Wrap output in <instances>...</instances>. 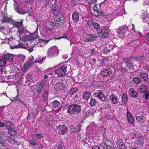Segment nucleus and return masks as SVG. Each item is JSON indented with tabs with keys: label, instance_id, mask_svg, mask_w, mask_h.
I'll return each mask as SVG.
<instances>
[{
	"label": "nucleus",
	"instance_id": "1",
	"mask_svg": "<svg viewBox=\"0 0 149 149\" xmlns=\"http://www.w3.org/2000/svg\"><path fill=\"white\" fill-rule=\"evenodd\" d=\"M55 17H54L52 19L50 22H47L46 24V28L49 30H54L56 28L58 24H61L63 23V20H62V18L58 19L56 20Z\"/></svg>",
	"mask_w": 149,
	"mask_h": 149
},
{
	"label": "nucleus",
	"instance_id": "2",
	"mask_svg": "<svg viewBox=\"0 0 149 149\" xmlns=\"http://www.w3.org/2000/svg\"><path fill=\"white\" fill-rule=\"evenodd\" d=\"M54 68L56 70H55L54 76L52 77L63 76L65 74V65L63 63L58 65Z\"/></svg>",
	"mask_w": 149,
	"mask_h": 149
},
{
	"label": "nucleus",
	"instance_id": "3",
	"mask_svg": "<svg viewBox=\"0 0 149 149\" xmlns=\"http://www.w3.org/2000/svg\"><path fill=\"white\" fill-rule=\"evenodd\" d=\"M81 107L80 105L72 104L69 106L67 109V112L72 114H77L81 111Z\"/></svg>",
	"mask_w": 149,
	"mask_h": 149
},
{
	"label": "nucleus",
	"instance_id": "4",
	"mask_svg": "<svg viewBox=\"0 0 149 149\" xmlns=\"http://www.w3.org/2000/svg\"><path fill=\"white\" fill-rule=\"evenodd\" d=\"M110 29L107 26H102L97 30L99 37L102 38H107L108 37Z\"/></svg>",
	"mask_w": 149,
	"mask_h": 149
},
{
	"label": "nucleus",
	"instance_id": "5",
	"mask_svg": "<svg viewBox=\"0 0 149 149\" xmlns=\"http://www.w3.org/2000/svg\"><path fill=\"white\" fill-rule=\"evenodd\" d=\"M57 3V1L56 0H52L51 1L52 9L54 14L56 16V18H57V16L59 15L60 12L59 7Z\"/></svg>",
	"mask_w": 149,
	"mask_h": 149
},
{
	"label": "nucleus",
	"instance_id": "6",
	"mask_svg": "<svg viewBox=\"0 0 149 149\" xmlns=\"http://www.w3.org/2000/svg\"><path fill=\"white\" fill-rule=\"evenodd\" d=\"M38 37V34L37 33L35 32L31 34H26V36L23 40L24 41H29L30 42H33L35 43V40Z\"/></svg>",
	"mask_w": 149,
	"mask_h": 149
},
{
	"label": "nucleus",
	"instance_id": "7",
	"mask_svg": "<svg viewBox=\"0 0 149 149\" xmlns=\"http://www.w3.org/2000/svg\"><path fill=\"white\" fill-rule=\"evenodd\" d=\"M93 95L95 97L97 98L102 101H104L106 99V97L104 96L102 90H97L95 91Z\"/></svg>",
	"mask_w": 149,
	"mask_h": 149
},
{
	"label": "nucleus",
	"instance_id": "8",
	"mask_svg": "<svg viewBox=\"0 0 149 149\" xmlns=\"http://www.w3.org/2000/svg\"><path fill=\"white\" fill-rule=\"evenodd\" d=\"M59 51L56 46H53L50 48L47 51V54L50 56H56L58 54Z\"/></svg>",
	"mask_w": 149,
	"mask_h": 149
},
{
	"label": "nucleus",
	"instance_id": "9",
	"mask_svg": "<svg viewBox=\"0 0 149 149\" xmlns=\"http://www.w3.org/2000/svg\"><path fill=\"white\" fill-rule=\"evenodd\" d=\"M51 40V39L49 40H45L42 39H40L39 40V42L37 43H35L33 46L34 47L35 45H37V46L38 47H43L46 43H48Z\"/></svg>",
	"mask_w": 149,
	"mask_h": 149
},
{
	"label": "nucleus",
	"instance_id": "10",
	"mask_svg": "<svg viewBox=\"0 0 149 149\" xmlns=\"http://www.w3.org/2000/svg\"><path fill=\"white\" fill-rule=\"evenodd\" d=\"M112 72V70L110 68H108L101 71L100 73L102 76L106 77L110 75Z\"/></svg>",
	"mask_w": 149,
	"mask_h": 149
},
{
	"label": "nucleus",
	"instance_id": "11",
	"mask_svg": "<svg viewBox=\"0 0 149 149\" xmlns=\"http://www.w3.org/2000/svg\"><path fill=\"white\" fill-rule=\"evenodd\" d=\"M45 86V83L42 82L40 83H38L37 91L39 93H40L44 90V86Z\"/></svg>",
	"mask_w": 149,
	"mask_h": 149
},
{
	"label": "nucleus",
	"instance_id": "12",
	"mask_svg": "<svg viewBox=\"0 0 149 149\" xmlns=\"http://www.w3.org/2000/svg\"><path fill=\"white\" fill-rule=\"evenodd\" d=\"M130 59L131 58L129 57H127L123 59V60L126 61V66L130 69L132 68L133 67V64L130 61Z\"/></svg>",
	"mask_w": 149,
	"mask_h": 149
},
{
	"label": "nucleus",
	"instance_id": "13",
	"mask_svg": "<svg viewBox=\"0 0 149 149\" xmlns=\"http://www.w3.org/2000/svg\"><path fill=\"white\" fill-rule=\"evenodd\" d=\"M15 10L17 13L20 14H24L28 11V9L26 7L19 8H15Z\"/></svg>",
	"mask_w": 149,
	"mask_h": 149
},
{
	"label": "nucleus",
	"instance_id": "14",
	"mask_svg": "<svg viewBox=\"0 0 149 149\" xmlns=\"http://www.w3.org/2000/svg\"><path fill=\"white\" fill-rule=\"evenodd\" d=\"M117 146L119 149H126V147L125 144L121 139L118 140Z\"/></svg>",
	"mask_w": 149,
	"mask_h": 149
},
{
	"label": "nucleus",
	"instance_id": "15",
	"mask_svg": "<svg viewBox=\"0 0 149 149\" xmlns=\"http://www.w3.org/2000/svg\"><path fill=\"white\" fill-rule=\"evenodd\" d=\"M97 37L95 35L90 34L88 35L86 38V42H91L95 40Z\"/></svg>",
	"mask_w": 149,
	"mask_h": 149
},
{
	"label": "nucleus",
	"instance_id": "16",
	"mask_svg": "<svg viewBox=\"0 0 149 149\" xmlns=\"http://www.w3.org/2000/svg\"><path fill=\"white\" fill-rule=\"evenodd\" d=\"M127 116L129 122L132 124H134V119L130 112H127Z\"/></svg>",
	"mask_w": 149,
	"mask_h": 149
},
{
	"label": "nucleus",
	"instance_id": "17",
	"mask_svg": "<svg viewBox=\"0 0 149 149\" xmlns=\"http://www.w3.org/2000/svg\"><path fill=\"white\" fill-rule=\"evenodd\" d=\"M55 89L57 91L62 90L64 87L62 83L58 82L54 86Z\"/></svg>",
	"mask_w": 149,
	"mask_h": 149
},
{
	"label": "nucleus",
	"instance_id": "18",
	"mask_svg": "<svg viewBox=\"0 0 149 149\" xmlns=\"http://www.w3.org/2000/svg\"><path fill=\"white\" fill-rule=\"evenodd\" d=\"M144 140L142 136L139 138L137 140L134 141V144L140 146H142L144 144Z\"/></svg>",
	"mask_w": 149,
	"mask_h": 149
},
{
	"label": "nucleus",
	"instance_id": "19",
	"mask_svg": "<svg viewBox=\"0 0 149 149\" xmlns=\"http://www.w3.org/2000/svg\"><path fill=\"white\" fill-rule=\"evenodd\" d=\"M139 76L145 82H147L148 81V78L147 74L143 72H139Z\"/></svg>",
	"mask_w": 149,
	"mask_h": 149
},
{
	"label": "nucleus",
	"instance_id": "20",
	"mask_svg": "<svg viewBox=\"0 0 149 149\" xmlns=\"http://www.w3.org/2000/svg\"><path fill=\"white\" fill-rule=\"evenodd\" d=\"M3 56L4 57V58L7 61H8L9 62L12 61L14 58L13 55L10 54H6Z\"/></svg>",
	"mask_w": 149,
	"mask_h": 149
},
{
	"label": "nucleus",
	"instance_id": "21",
	"mask_svg": "<svg viewBox=\"0 0 149 149\" xmlns=\"http://www.w3.org/2000/svg\"><path fill=\"white\" fill-rule=\"evenodd\" d=\"M58 132L60 135H64L65 134V127L63 125H60L58 127Z\"/></svg>",
	"mask_w": 149,
	"mask_h": 149
},
{
	"label": "nucleus",
	"instance_id": "22",
	"mask_svg": "<svg viewBox=\"0 0 149 149\" xmlns=\"http://www.w3.org/2000/svg\"><path fill=\"white\" fill-rule=\"evenodd\" d=\"M19 32L20 38L23 40L27 34L26 32L23 29H19Z\"/></svg>",
	"mask_w": 149,
	"mask_h": 149
},
{
	"label": "nucleus",
	"instance_id": "23",
	"mask_svg": "<svg viewBox=\"0 0 149 149\" xmlns=\"http://www.w3.org/2000/svg\"><path fill=\"white\" fill-rule=\"evenodd\" d=\"M129 93L130 96L132 97L136 98L137 96V92L133 88L130 89L129 90Z\"/></svg>",
	"mask_w": 149,
	"mask_h": 149
},
{
	"label": "nucleus",
	"instance_id": "24",
	"mask_svg": "<svg viewBox=\"0 0 149 149\" xmlns=\"http://www.w3.org/2000/svg\"><path fill=\"white\" fill-rule=\"evenodd\" d=\"M110 99L111 101L112 102L113 104H114L117 103L118 100L117 96L114 94H113L111 96Z\"/></svg>",
	"mask_w": 149,
	"mask_h": 149
},
{
	"label": "nucleus",
	"instance_id": "25",
	"mask_svg": "<svg viewBox=\"0 0 149 149\" xmlns=\"http://www.w3.org/2000/svg\"><path fill=\"white\" fill-rule=\"evenodd\" d=\"M55 70L54 67L48 69L46 70V73L49 76L54 75Z\"/></svg>",
	"mask_w": 149,
	"mask_h": 149
},
{
	"label": "nucleus",
	"instance_id": "26",
	"mask_svg": "<svg viewBox=\"0 0 149 149\" xmlns=\"http://www.w3.org/2000/svg\"><path fill=\"white\" fill-rule=\"evenodd\" d=\"M147 86L144 84H142L140 85L138 88V90L141 93H143L146 91Z\"/></svg>",
	"mask_w": 149,
	"mask_h": 149
},
{
	"label": "nucleus",
	"instance_id": "27",
	"mask_svg": "<svg viewBox=\"0 0 149 149\" xmlns=\"http://www.w3.org/2000/svg\"><path fill=\"white\" fill-rule=\"evenodd\" d=\"M95 112V111L93 110L92 109H90L87 111L85 114V117L87 118L90 116L93 115Z\"/></svg>",
	"mask_w": 149,
	"mask_h": 149
},
{
	"label": "nucleus",
	"instance_id": "28",
	"mask_svg": "<svg viewBox=\"0 0 149 149\" xmlns=\"http://www.w3.org/2000/svg\"><path fill=\"white\" fill-rule=\"evenodd\" d=\"M127 27L125 25H123L120 26L118 29L117 31L125 33L127 31Z\"/></svg>",
	"mask_w": 149,
	"mask_h": 149
},
{
	"label": "nucleus",
	"instance_id": "29",
	"mask_svg": "<svg viewBox=\"0 0 149 149\" xmlns=\"http://www.w3.org/2000/svg\"><path fill=\"white\" fill-rule=\"evenodd\" d=\"M8 133L10 135L14 136L17 134V131L15 130L14 127H13L8 130Z\"/></svg>",
	"mask_w": 149,
	"mask_h": 149
},
{
	"label": "nucleus",
	"instance_id": "30",
	"mask_svg": "<svg viewBox=\"0 0 149 149\" xmlns=\"http://www.w3.org/2000/svg\"><path fill=\"white\" fill-rule=\"evenodd\" d=\"M22 20L21 22H16L13 21L12 23L15 27L18 28L22 26Z\"/></svg>",
	"mask_w": 149,
	"mask_h": 149
},
{
	"label": "nucleus",
	"instance_id": "31",
	"mask_svg": "<svg viewBox=\"0 0 149 149\" xmlns=\"http://www.w3.org/2000/svg\"><path fill=\"white\" fill-rule=\"evenodd\" d=\"M52 107L54 108H56L60 105V103L57 100H54L52 104Z\"/></svg>",
	"mask_w": 149,
	"mask_h": 149
},
{
	"label": "nucleus",
	"instance_id": "32",
	"mask_svg": "<svg viewBox=\"0 0 149 149\" xmlns=\"http://www.w3.org/2000/svg\"><path fill=\"white\" fill-rule=\"evenodd\" d=\"M6 127L8 129V130H10V129L14 127V125L10 121H7L6 124Z\"/></svg>",
	"mask_w": 149,
	"mask_h": 149
},
{
	"label": "nucleus",
	"instance_id": "33",
	"mask_svg": "<svg viewBox=\"0 0 149 149\" xmlns=\"http://www.w3.org/2000/svg\"><path fill=\"white\" fill-rule=\"evenodd\" d=\"M7 61L4 58V57L0 59V67H2L5 65Z\"/></svg>",
	"mask_w": 149,
	"mask_h": 149
},
{
	"label": "nucleus",
	"instance_id": "34",
	"mask_svg": "<svg viewBox=\"0 0 149 149\" xmlns=\"http://www.w3.org/2000/svg\"><path fill=\"white\" fill-rule=\"evenodd\" d=\"M2 15L3 19H2V22H3L9 21L10 19L9 17H7L6 14H3Z\"/></svg>",
	"mask_w": 149,
	"mask_h": 149
},
{
	"label": "nucleus",
	"instance_id": "35",
	"mask_svg": "<svg viewBox=\"0 0 149 149\" xmlns=\"http://www.w3.org/2000/svg\"><path fill=\"white\" fill-rule=\"evenodd\" d=\"M97 102L96 100L94 99L91 98L89 104L91 106H94L97 104Z\"/></svg>",
	"mask_w": 149,
	"mask_h": 149
},
{
	"label": "nucleus",
	"instance_id": "36",
	"mask_svg": "<svg viewBox=\"0 0 149 149\" xmlns=\"http://www.w3.org/2000/svg\"><path fill=\"white\" fill-rule=\"evenodd\" d=\"M72 18L75 21H78L79 19L78 14L76 12H74L73 14Z\"/></svg>",
	"mask_w": 149,
	"mask_h": 149
},
{
	"label": "nucleus",
	"instance_id": "37",
	"mask_svg": "<svg viewBox=\"0 0 149 149\" xmlns=\"http://www.w3.org/2000/svg\"><path fill=\"white\" fill-rule=\"evenodd\" d=\"M122 100L124 104H126L127 102V97L126 94H123L122 97Z\"/></svg>",
	"mask_w": 149,
	"mask_h": 149
},
{
	"label": "nucleus",
	"instance_id": "38",
	"mask_svg": "<svg viewBox=\"0 0 149 149\" xmlns=\"http://www.w3.org/2000/svg\"><path fill=\"white\" fill-rule=\"evenodd\" d=\"M91 95L90 92H86L84 93L83 97L84 99L87 100L91 96Z\"/></svg>",
	"mask_w": 149,
	"mask_h": 149
},
{
	"label": "nucleus",
	"instance_id": "39",
	"mask_svg": "<svg viewBox=\"0 0 149 149\" xmlns=\"http://www.w3.org/2000/svg\"><path fill=\"white\" fill-rule=\"evenodd\" d=\"M92 26L97 31L100 29V24L97 22H93L92 24Z\"/></svg>",
	"mask_w": 149,
	"mask_h": 149
},
{
	"label": "nucleus",
	"instance_id": "40",
	"mask_svg": "<svg viewBox=\"0 0 149 149\" xmlns=\"http://www.w3.org/2000/svg\"><path fill=\"white\" fill-rule=\"evenodd\" d=\"M24 47V45L22 43H19L18 45H16L14 46H11V48L13 49L14 48L17 49L18 48H22Z\"/></svg>",
	"mask_w": 149,
	"mask_h": 149
},
{
	"label": "nucleus",
	"instance_id": "41",
	"mask_svg": "<svg viewBox=\"0 0 149 149\" xmlns=\"http://www.w3.org/2000/svg\"><path fill=\"white\" fill-rule=\"evenodd\" d=\"M147 57H141L140 58H136V60L139 62L142 63L145 61V60H146L147 59Z\"/></svg>",
	"mask_w": 149,
	"mask_h": 149
},
{
	"label": "nucleus",
	"instance_id": "42",
	"mask_svg": "<svg viewBox=\"0 0 149 149\" xmlns=\"http://www.w3.org/2000/svg\"><path fill=\"white\" fill-rule=\"evenodd\" d=\"M108 59L107 58H103L101 61V65L102 66H104L108 62Z\"/></svg>",
	"mask_w": 149,
	"mask_h": 149
},
{
	"label": "nucleus",
	"instance_id": "43",
	"mask_svg": "<svg viewBox=\"0 0 149 149\" xmlns=\"http://www.w3.org/2000/svg\"><path fill=\"white\" fill-rule=\"evenodd\" d=\"M110 142L108 140L106 137V135L103 136V144L106 146H108Z\"/></svg>",
	"mask_w": 149,
	"mask_h": 149
},
{
	"label": "nucleus",
	"instance_id": "44",
	"mask_svg": "<svg viewBox=\"0 0 149 149\" xmlns=\"http://www.w3.org/2000/svg\"><path fill=\"white\" fill-rule=\"evenodd\" d=\"M133 81L134 83L136 84H140L141 82V79L138 77H136L133 78Z\"/></svg>",
	"mask_w": 149,
	"mask_h": 149
},
{
	"label": "nucleus",
	"instance_id": "45",
	"mask_svg": "<svg viewBox=\"0 0 149 149\" xmlns=\"http://www.w3.org/2000/svg\"><path fill=\"white\" fill-rule=\"evenodd\" d=\"M78 90V88L77 87H75L70 90L68 93L67 94L71 95L73 94Z\"/></svg>",
	"mask_w": 149,
	"mask_h": 149
},
{
	"label": "nucleus",
	"instance_id": "46",
	"mask_svg": "<svg viewBox=\"0 0 149 149\" xmlns=\"http://www.w3.org/2000/svg\"><path fill=\"white\" fill-rule=\"evenodd\" d=\"M93 10L96 12L97 14H95V16H98L102 14L101 13H100L98 11V9L96 6H94L93 7Z\"/></svg>",
	"mask_w": 149,
	"mask_h": 149
},
{
	"label": "nucleus",
	"instance_id": "47",
	"mask_svg": "<svg viewBox=\"0 0 149 149\" xmlns=\"http://www.w3.org/2000/svg\"><path fill=\"white\" fill-rule=\"evenodd\" d=\"M118 33V36L119 38H124L125 36V33L121 32L119 31H117Z\"/></svg>",
	"mask_w": 149,
	"mask_h": 149
},
{
	"label": "nucleus",
	"instance_id": "48",
	"mask_svg": "<svg viewBox=\"0 0 149 149\" xmlns=\"http://www.w3.org/2000/svg\"><path fill=\"white\" fill-rule=\"evenodd\" d=\"M10 100L12 102L15 101H19V100H20V99L18 95L15 97H12L11 99L10 98Z\"/></svg>",
	"mask_w": 149,
	"mask_h": 149
},
{
	"label": "nucleus",
	"instance_id": "49",
	"mask_svg": "<svg viewBox=\"0 0 149 149\" xmlns=\"http://www.w3.org/2000/svg\"><path fill=\"white\" fill-rule=\"evenodd\" d=\"M18 57L21 62H23L26 58L25 56L23 55L18 56Z\"/></svg>",
	"mask_w": 149,
	"mask_h": 149
},
{
	"label": "nucleus",
	"instance_id": "50",
	"mask_svg": "<svg viewBox=\"0 0 149 149\" xmlns=\"http://www.w3.org/2000/svg\"><path fill=\"white\" fill-rule=\"evenodd\" d=\"M47 91H45V93L44 94L43 98L44 99V100L45 101H46L47 99V96L48 95Z\"/></svg>",
	"mask_w": 149,
	"mask_h": 149
},
{
	"label": "nucleus",
	"instance_id": "51",
	"mask_svg": "<svg viewBox=\"0 0 149 149\" xmlns=\"http://www.w3.org/2000/svg\"><path fill=\"white\" fill-rule=\"evenodd\" d=\"M145 92V94L144 95V97L146 99H148L149 98V91H147Z\"/></svg>",
	"mask_w": 149,
	"mask_h": 149
},
{
	"label": "nucleus",
	"instance_id": "52",
	"mask_svg": "<svg viewBox=\"0 0 149 149\" xmlns=\"http://www.w3.org/2000/svg\"><path fill=\"white\" fill-rule=\"evenodd\" d=\"M110 50V48L106 47L103 49V52L104 53L106 54L109 52Z\"/></svg>",
	"mask_w": 149,
	"mask_h": 149
},
{
	"label": "nucleus",
	"instance_id": "53",
	"mask_svg": "<svg viewBox=\"0 0 149 149\" xmlns=\"http://www.w3.org/2000/svg\"><path fill=\"white\" fill-rule=\"evenodd\" d=\"M6 73V71L5 69H2L0 70V74L1 73L2 76H5L4 74Z\"/></svg>",
	"mask_w": 149,
	"mask_h": 149
},
{
	"label": "nucleus",
	"instance_id": "54",
	"mask_svg": "<svg viewBox=\"0 0 149 149\" xmlns=\"http://www.w3.org/2000/svg\"><path fill=\"white\" fill-rule=\"evenodd\" d=\"M29 142L32 145H36L37 143V141L33 139L30 140Z\"/></svg>",
	"mask_w": 149,
	"mask_h": 149
},
{
	"label": "nucleus",
	"instance_id": "55",
	"mask_svg": "<svg viewBox=\"0 0 149 149\" xmlns=\"http://www.w3.org/2000/svg\"><path fill=\"white\" fill-rule=\"evenodd\" d=\"M45 125L46 126H51V125L50 123L49 120H46L45 121Z\"/></svg>",
	"mask_w": 149,
	"mask_h": 149
},
{
	"label": "nucleus",
	"instance_id": "56",
	"mask_svg": "<svg viewBox=\"0 0 149 149\" xmlns=\"http://www.w3.org/2000/svg\"><path fill=\"white\" fill-rule=\"evenodd\" d=\"M87 22V25H88V26H90L92 25L93 23L92 20L90 18L88 19Z\"/></svg>",
	"mask_w": 149,
	"mask_h": 149
},
{
	"label": "nucleus",
	"instance_id": "57",
	"mask_svg": "<svg viewBox=\"0 0 149 149\" xmlns=\"http://www.w3.org/2000/svg\"><path fill=\"white\" fill-rule=\"evenodd\" d=\"M91 51V53L92 54H95L97 52V50L96 48H93L92 49H90Z\"/></svg>",
	"mask_w": 149,
	"mask_h": 149
},
{
	"label": "nucleus",
	"instance_id": "58",
	"mask_svg": "<svg viewBox=\"0 0 149 149\" xmlns=\"http://www.w3.org/2000/svg\"><path fill=\"white\" fill-rule=\"evenodd\" d=\"M30 67V66H29V65H28L26 64L24 65L23 68L24 69V70H27L29 69Z\"/></svg>",
	"mask_w": 149,
	"mask_h": 149
},
{
	"label": "nucleus",
	"instance_id": "59",
	"mask_svg": "<svg viewBox=\"0 0 149 149\" xmlns=\"http://www.w3.org/2000/svg\"><path fill=\"white\" fill-rule=\"evenodd\" d=\"M102 132L103 135V136L106 135V130L103 127L102 128Z\"/></svg>",
	"mask_w": 149,
	"mask_h": 149
},
{
	"label": "nucleus",
	"instance_id": "60",
	"mask_svg": "<svg viewBox=\"0 0 149 149\" xmlns=\"http://www.w3.org/2000/svg\"><path fill=\"white\" fill-rule=\"evenodd\" d=\"M40 108L39 107H37L35 111H34L36 113L35 114L34 113V115H35V114H37L38 113L39 111H40Z\"/></svg>",
	"mask_w": 149,
	"mask_h": 149
},
{
	"label": "nucleus",
	"instance_id": "61",
	"mask_svg": "<svg viewBox=\"0 0 149 149\" xmlns=\"http://www.w3.org/2000/svg\"><path fill=\"white\" fill-rule=\"evenodd\" d=\"M34 63L33 62H31V61L30 60H29V61H28L26 63V64L28 65H29V66H31Z\"/></svg>",
	"mask_w": 149,
	"mask_h": 149
},
{
	"label": "nucleus",
	"instance_id": "62",
	"mask_svg": "<svg viewBox=\"0 0 149 149\" xmlns=\"http://www.w3.org/2000/svg\"><path fill=\"white\" fill-rule=\"evenodd\" d=\"M81 125H78L77 127V129H76L77 131V132H80V130H81Z\"/></svg>",
	"mask_w": 149,
	"mask_h": 149
},
{
	"label": "nucleus",
	"instance_id": "63",
	"mask_svg": "<svg viewBox=\"0 0 149 149\" xmlns=\"http://www.w3.org/2000/svg\"><path fill=\"white\" fill-rule=\"evenodd\" d=\"M121 71L123 72H126L127 71V68L125 67H123L121 69Z\"/></svg>",
	"mask_w": 149,
	"mask_h": 149
},
{
	"label": "nucleus",
	"instance_id": "64",
	"mask_svg": "<svg viewBox=\"0 0 149 149\" xmlns=\"http://www.w3.org/2000/svg\"><path fill=\"white\" fill-rule=\"evenodd\" d=\"M143 68L147 71H149V65H146Z\"/></svg>",
	"mask_w": 149,
	"mask_h": 149
}]
</instances>
